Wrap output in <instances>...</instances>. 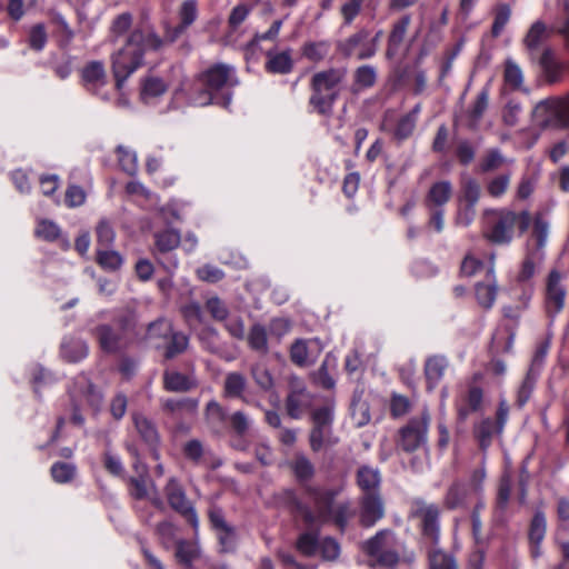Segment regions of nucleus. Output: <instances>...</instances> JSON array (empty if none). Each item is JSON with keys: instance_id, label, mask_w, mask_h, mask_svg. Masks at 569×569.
Wrapping results in <instances>:
<instances>
[{"instance_id": "f257e3e1", "label": "nucleus", "mask_w": 569, "mask_h": 569, "mask_svg": "<svg viewBox=\"0 0 569 569\" xmlns=\"http://www.w3.org/2000/svg\"><path fill=\"white\" fill-rule=\"evenodd\" d=\"M163 40L147 21H141L128 36L122 48L111 54V71L116 88L121 90L126 80L144 63L147 50L158 51Z\"/></svg>"}, {"instance_id": "f03ea898", "label": "nucleus", "mask_w": 569, "mask_h": 569, "mask_svg": "<svg viewBox=\"0 0 569 569\" xmlns=\"http://www.w3.org/2000/svg\"><path fill=\"white\" fill-rule=\"evenodd\" d=\"M100 350L108 355H121L138 338V316L131 308L121 310L113 323H100L92 329Z\"/></svg>"}, {"instance_id": "7ed1b4c3", "label": "nucleus", "mask_w": 569, "mask_h": 569, "mask_svg": "<svg viewBox=\"0 0 569 569\" xmlns=\"http://www.w3.org/2000/svg\"><path fill=\"white\" fill-rule=\"evenodd\" d=\"M485 229L482 237L489 243L505 246L512 242L516 230L519 234L527 232L532 216L528 210L513 211L508 208L486 209L483 211Z\"/></svg>"}, {"instance_id": "20e7f679", "label": "nucleus", "mask_w": 569, "mask_h": 569, "mask_svg": "<svg viewBox=\"0 0 569 569\" xmlns=\"http://www.w3.org/2000/svg\"><path fill=\"white\" fill-rule=\"evenodd\" d=\"M347 76L343 68H329L316 72L310 80L311 96L309 106L322 117H331L333 104L340 96V84Z\"/></svg>"}, {"instance_id": "39448f33", "label": "nucleus", "mask_w": 569, "mask_h": 569, "mask_svg": "<svg viewBox=\"0 0 569 569\" xmlns=\"http://www.w3.org/2000/svg\"><path fill=\"white\" fill-rule=\"evenodd\" d=\"M201 88L197 91L194 101L200 106H209L214 102V93L232 88L238 83L233 74V68L226 63H214L198 76Z\"/></svg>"}, {"instance_id": "423d86ee", "label": "nucleus", "mask_w": 569, "mask_h": 569, "mask_svg": "<svg viewBox=\"0 0 569 569\" xmlns=\"http://www.w3.org/2000/svg\"><path fill=\"white\" fill-rule=\"evenodd\" d=\"M532 118L542 129L569 128V91L565 96L540 101L532 111Z\"/></svg>"}, {"instance_id": "0eeeda50", "label": "nucleus", "mask_w": 569, "mask_h": 569, "mask_svg": "<svg viewBox=\"0 0 569 569\" xmlns=\"http://www.w3.org/2000/svg\"><path fill=\"white\" fill-rule=\"evenodd\" d=\"M335 419L333 405H325L316 408L310 413L312 427L308 440L310 449L319 452L325 447H332L339 439L333 436L332 423Z\"/></svg>"}, {"instance_id": "6e6552de", "label": "nucleus", "mask_w": 569, "mask_h": 569, "mask_svg": "<svg viewBox=\"0 0 569 569\" xmlns=\"http://www.w3.org/2000/svg\"><path fill=\"white\" fill-rule=\"evenodd\" d=\"M430 421L431 416L428 410H423L420 415L410 418L395 437L396 449L406 453H412L423 447L428 440Z\"/></svg>"}, {"instance_id": "1a4fd4ad", "label": "nucleus", "mask_w": 569, "mask_h": 569, "mask_svg": "<svg viewBox=\"0 0 569 569\" xmlns=\"http://www.w3.org/2000/svg\"><path fill=\"white\" fill-rule=\"evenodd\" d=\"M370 31L366 28L357 30L348 38L337 41L336 51L343 59H349L353 56L358 60H367L373 57V48H369L368 38Z\"/></svg>"}, {"instance_id": "9d476101", "label": "nucleus", "mask_w": 569, "mask_h": 569, "mask_svg": "<svg viewBox=\"0 0 569 569\" xmlns=\"http://www.w3.org/2000/svg\"><path fill=\"white\" fill-rule=\"evenodd\" d=\"M164 495L169 506L197 529L199 523L197 512L192 503L188 500L184 489L174 478H171L166 485Z\"/></svg>"}, {"instance_id": "9b49d317", "label": "nucleus", "mask_w": 569, "mask_h": 569, "mask_svg": "<svg viewBox=\"0 0 569 569\" xmlns=\"http://www.w3.org/2000/svg\"><path fill=\"white\" fill-rule=\"evenodd\" d=\"M416 506L412 515L420 519L422 535L428 538L432 545H437L439 541V508L436 505H426L421 501H418Z\"/></svg>"}, {"instance_id": "f8f14e48", "label": "nucleus", "mask_w": 569, "mask_h": 569, "mask_svg": "<svg viewBox=\"0 0 569 569\" xmlns=\"http://www.w3.org/2000/svg\"><path fill=\"white\" fill-rule=\"evenodd\" d=\"M385 517V501L380 495H362L359 499V523L365 528L372 527Z\"/></svg>"}, {"instance_id": "ddd939ff", "label": "nucleus", "mask_w": 569, "mask_h": 569, "mask_svg": "<svg viewBox=\"0 0 569 569\" xmlns=\"http://www.w3.org/2000/svg\"><path fill=\"white\" fill-rule=\"evenodd\" d=\"M561 273L553 269L549 272L546 288V309L550 317L560 312L565 306L566 290L561 284Z\"/></svg>"}, {"instance_id": "4468645a", "label": "nucleus", "mask_w": 569, "mask_h": 569, "mask_svg": "<svg viewBox=\"0 0 569 569\" xmlns=\"http://www.w3.org/2000/svg\"><path fill=\"white\" fill-rule=\"evenodd\" d=\"M533 61H536L540 67L547 83L553 84L561 80L563 64L557 59L556 52L552 48H543L541 54H536V59Z\"/></svg>"}, {"instance_id": "2eb2a0df", "label": "nucleus", "mask_w": 569, "mask_h": 569, "mask_svg": "<svg viewBox=\"0 0 569 569\" xmlns=\"http://www.w3.org/2000/svg\"><path fill=\"white\" fill-rule=\"evenodd\" d=\"M480 196L481 187L475 178L467 177L461 180L459 200L466 203V213L468 214L466 224H470L473 220L476 213L475 207Z\"/></svg>"}, {"instance_id": "dca6fc26", "label": "nucleus", "mask_w": 569, "mask_h": 569, "mask_svg": "<svg viewBox=\"0 0 569 569\" xmlns=\"http://www.w3.org/2000/svg\"><path fill=\"white\" fill-rule=\"evenodd\" d=\"M228 412L218 401L210 400L203 410V419L209 430L214 435H221L227 429Z\"/></svg>"}, {"instance_id": "f3484780", "label": "nucleus", "mask_w": 569, "mask_h": 569, "mask_svg": "<svg viewBox=\"0 0 569 569\" xmlns=\"http://www.w3.org/2000/svg\"><path fill=\"white\" fill-rule=\"evenodd\" d=\"M163 389L169 392H189L198 387L197 379L174 370H166L162 376Z\"/></svg>"}, {"instance_id": "a211bd4d", "label": "nucleus", "mask_w": 569, "mask_h": 569, "mask_svg": "<svg viewBox=\"0 0 569 569\" xmlns=\"http://www.w3.org/2000/svg\"><path fill=\"white\" fill-rule=\"evenodd\" d=\"M410 23V14H403L396 22H393L388 36V46L386 50V56L388 58H393L398 53V50L405 40Z\"/></svg>"}, {"instance_id": "6ab92c4d", "label": "nucleus", "mask_w": 569, "mask_h": 569, "mask_svg": "<svg viewBox=\"0 0 569 569\" xmlns=\"http://www.w3.org/2000/svg\"><path fill=\"white\" fill-rule=\"evenodd\" d=\"M198 406L199 400L196 398H168L161 402V409L164 413L179 418L184 415H196Z\"/></svg>"}, {"instance_id": "aec40b11", "label": "nucleus", "mask_w": 569, "mask_h": 569, "mask_svg": "<svg viewBox=\"0 0 569 569\" xmlns=\"http://www.w3.org/2000/svg\"><path fill=\"white\" fill-rule=\"evenodd\" d=\"M550 33L551 31L548 30L546 23L540 20L536 21L530 27L523 39V44L527 48L531 60L536 59L539 47L550 37Z\"/></svg>"}, {"instance_id": "412c9836", "label": "nucleus", "mask_w": 569, "mask_h": 569, "mask_svg": "<svg viewBox=\"0 0 569 569\" xmlns=\"http://www.w3.org/2000/svg\"><path fill=\"white\" fill-rule=\"evenodd\" d=\"M452 196V184L448 180L435 182L425 198V204L429 209L445 206Z\"/></svg>"}, {"instance_id": "4be33fe9", "label": "nucleus", "mask_w": 569, "mask_h": 569, "mask_svg": "<svg viewBox=\"0 0 569 569\" xmlns=\"http://www.w3.org/2000/svg\"><path fill=\"white\" fill-rule=\"evenodd\" d=\"M546 518L542 511H537L530 522L528 538L531 545V555L533 558L540 556V543L546 535Z\"/></svg>"}, {"instance_id": "5701e85b", "label": "nucleus", "mask_w": 569, "mask_h": 569, "mask_svg": "<svg viewBox=\"0 0 569 569\" xmlns=\"http://www.w3.org/2000/svg\"><path fill=\"white\" fill-rule=\"evenodd\" d=\"M313 503L316 508V512L318 513L319 522L326 523L331 520L333 512V501H335V492L333 491H319L312 490Z\"/></svg>"}, {"instance_id": "b1692460", "label": "nucleus", "mask_w": 569, "mask_h": 569, "mask_svg": "<svg viewBox=\"0 0 569 569\" xmlns=\"http://www.w3.org/2000/svg\"><path fill=\"white\" fill-rule=\"evenodd\" d=\"M448 367V361L443 356H432L426 360L425 375L429 390L436 388L438 382L443 377L445 370Z\"/></svg>"}, {"instance_id": "393cba45", "label": "nucleus", "mask_w": 569, "mask_h": 569, "mask_svg": "<svg viewBox=\"0 0 569 569\" xmlns=\"http://www.w3.org/2000/svg\"><path fill=\"white\" fill-rule=\"evenodd\" d=\"M380 473L377 469L362 466L357 471V483L362 490V495H380Z\"/></svg>"}, {"instance_id": "a878e982", "label": "nucleus", "mask_w": 569, "mask_h": 569, "mask_svg": "<svg viewBox=\"0 0 569 569\" xmlns=\"http://www.w3.org/2000/svg\"><path fill=\"white\" fill-rule=\"evenodd\" d=\"M132 420L134 428L141 439L150 447H154L159 443V433L156 425L142 413H133Z\"/></svg>"}, {"instance_id": "bb28decb", "label": "nucleus", "mask_w": 569, "mask_h": 569, "mask_svg": "<svg viewBox=\"0 0 569 569\" xmlns=\"http://www.w3.org/2000/svg\"><path fill=\"white\" fill-rule=\"evenodd\" d=\"M305 386L291 387L284 400L286 412L291 419H300L305 408Z\"/></svg>"}, {"instance_id": "cd10ccee", "label": "nucleus", "mask_w": 569, "mask_h": 569, "mask_svg": "<svg viewBox=\"0 0 569 569\" xmlns=\"http://www.w3.org/2000/svg\"><path fill=\"white\" fill-rule=\"evenodd\" d=\"M268 61L266 69L270 73L287 74L293 69V60L291 58L290 49L274 53L272 51L267 52Z\"/></svg>"}, {"instance_id": "c85d7f7f", "label": "nucleus", "mask_w": 569, "mask_h": 569, "mask_svg": "<svg viewBox=\"0 0 569 569\" xmlns=\"http://www.w3.org/2000/svg\"><path fill=\"white\" fill-rule=\"evenodd\" d=\"M468 493L469 489L466 483L455 481L447 490L443 499V506L449 510L461 508L467 502Z\"/></svg>"}, {"instance_id": "c756f323", "label": "nucleus", "mask_w": 569, "mask_h": 569, "mask_svg": "<svg viewBox=\"0 0 569 569\" xmlns=\"http://www.w3.org/2000/svg\"><path fill=\"white\" fill-rule=\"evenodd\" d=\"M164 341L167 342L163 352V358L166 360H172L180 356L189 346V337L181 331L172 330L168 339Z\"/></svg>"}, {"instance_id": "7c9ffc66", "label": "nucleus", "mask_w": 569, "mask_h": 569, "mask_svg": "<svg viewBox=\"0 0 569 569\" xmlns=\"http://www.w3.org/2000/svg\"><path fill=\"white\" fill-rule=\"evenodd\" d=\"M246 388V377L240 372H230L224 378L223 396L226 398H237L244 400L243 392Z\"/></svg>"}, {"instance_id": "2f4dec72", "label": "nucleus", "mask_w": 569, "mask_h": 569, "mask_svg": "<svg viewBox=\"0 0 569 569\" xmlns=\"http://www.w3.org/2000/svg\"><path fill=\"white\" fill-rule=\"evenodd\" d=\"M289 467L300 482L308 481L315 476V466L305 453H296L293 460L289 462Z\"/></svg>"}, {"instance_id": "473e14b6", "label": "nucleus", "mask_w": 569, "mask_h": 569, "mask_svg": "<svg viewBox=\"0 0 569 569\" xmlns=\"http://www.w3.org/2000/svg\"><path fill=\"white\" fill-rule=\"evenodd\" d=\"M247 341L252 350L261 355L268 353V332L264 326H262L261 323H254L251 326L247 337Z\"/></svg>"}, {"instance_id": "72a5a7b5", "label": "nucleus", "mask_w": 569, "mask_h": 569, "mask_svg": "<svg viewBox=\"0 0 569 569\" xmlns=\"http://www.w3.org/2000/svg\"><path fill=\"white\" fill-rule=\"evenodd\" d=\"M428 561L429 569H459L455 556L441 549H431L428 552Z\"/></svg>"}, {"instance_id": "f704fd0d", "label": "nucleus", "mask_w": 569, "mask_h": 569, "mask_svg": "<svg viewBox=\"0 0 569 569\" xmlns=\"http://www.w3.org/2000/svg\"><path fill=\"white\" fill-rule=\"evenodd\" d=\"M330 43L327 40L308 41L301 48V54L312 62L322 61L329 53Z\"/></svg>"}, {"instance_id": "c9c22d12", "label": "nucleus", "mask_w": 569, "mask_h": 569, "mask_svg": "<svg viewBox=\"0 0 569 569\" xmlns=\"http://www.w3.org/2000/svg\"><path fill=\"white\" fill-rule=\"evenodd\" d=\"M473 433L480 449L485 451L491 445L493 435L497 433V426L491 418H486L475 426Z\"/></svg>"}, {"instance_id": "e433bc0d", "label": "nucleus", "mask_w": 569, "mask_h": 569, "mask_svg": "<svg viewBox=\"0 0 569 569\" xmlns=\"http://www.w3.org/2000/svg\"><path fill=\"white\" fill-rule=\"evenodd\" d=\"M532 231L531 237L536 241V249L542 250L546 246L548 232H549V222L546 220L545 216L541 212H537L531 220Z\"/></svg>"}, {"instance_id": "4c0bfd02", "label": "nucleus", "mask_w": 569, "mask_h": 569, "mask_svg": "<svg viewBox=\"0 0 569 569\" xmlns=\"http://www.w3.org/2000/svg\"><path fill=\"white\" fill-rule=\"evenodd\" d=\"M174 556L180 565L190 569L192 562L199 557V550L190 541L180 540L177 542Z\"/></svg>"}, {"instance_id": "58836bf2", "label": "nucleus", "mask_w": 569, "mask_h": 569, "mask_svg": "<svg viewBox=\"0 0 569 569\" xmlns=\"http://www.w3.org/2000/svg\"><path fill=\"white\" fill-rule=\"evenodd\" d=\"M392 536V531L383 529L378 531L373 537L362 542V550L369 556L373 557L381 552L388 545V539Z\"/></svg>"}, {"instance_id": "ea45409f", "label": "nucleus", "mask_w": 569, "mask_h": 569, "mask_svg": "<svg viewBox=\"0 0 569 569\" xmlns=\"http://www.w3.org/2000/svg\"><path fill=\"white\" fill-rule=\"evenodd\" d=\"M82 80L89 84H103L106 82V70L101 61H90L81 71Z\"/></svg>"}, {"instance_id": "a19ab883", "label": "nucleus", "mask_w": 569, "mask_h": 569, "mask_svg": "<svg viewBox=\"0 0 569 569\" xmlns=\"http://www.w3.org/2000/svg\"><path fill=\"white\" fill-rule=\"evenodd\" d=\"M272 500L277 507L284 508L289 510L291 513H295L302 502L298 498L296 491L293 489L288 488L281 489L280 491L273 493Z\"/></svg>"}, {"instance_id": "79ce46f5", "label": "nucleus", "mask_w": 569, "mask_h": 569, "mask_svg": "<svg viewBox=\"0 0 569 569\" xmlns=\"http://www.w3.org/2000/svg\"><path fill=\"white\" fill-rule=\"evenodd\" d=\"M168 90V84L159 77L148 76L142 80L141 97L156 98L162 96Z\"/></svg>"}, {"instance_id": "37998d69", "label": "nucleus", "mask_w": 569, "mask_h": 569, "mask_svg": "<svg viewBox=\"0 0 569 569\" xmlns=\"http://www.w3.org/2000/svg\"><path fill=\"white\" fill-rule=\"evenodd\" d=\"M96 262L103 269L109 271L118 270L122 264V257L114 250L107 248H98L96 254Z\"/></svg>"}, {"instance_id": "c03bdc74", "label": "nucleus", "mask_w": 569, "mask_h": 569, "mask_svg": "<svg viewBox=\"0 0 569 569\" xmlns=\"http://www.w3.org/2000/svg\"><path fill=\"white\" fill-rule=\"evenodd\" d=\"M227 428L238 436L244 437L250 430V420L243 411H234L228 418Z\"/></svg>"}, {"instance_id": "a18cd8bd", "label": "nucleus", "mask_w": 569, "mask_h": 569, "mask_svg": "<svg viewBox=\"0 0 569 569\" xmlns=\"http://www.w3.org/2000/svg\"><path fill=\"white\" fill-rule=\"evenodd\" d=\"M510 180V172H505L491 178L486 184V190L488 194L492 198L502 197L509 188Z\"/></svg>"}, {"instance_id": "49530a36", "label": "nucleus", "mask_w": 569, "mask_h": 569, "mask_svg": "<svg viewBox=\"0 0 569 569\" xmlns=\"http://www.w3.org/2000/svg\"><path fill=\"white\" fill-rule=\"evenodd\" d=\"M503 80L507 86L513 90L521 88L523 74L520 67L511 59L506 60L503 70Z\"/></svg>"}, {"instance_id": "de8ad7c7", "label": "nucleus", "mask_w": 569, "mask_h": 569, "mask_svg": "<svg viewBox=\"0 0 569 569\" xmlns=\"http://www.w3.org/2000/svg\"><path fill=\"white\" fill-rule=\"evenodd\" d=\"M156 247L160 252H169L180 244V234L174 230H164L154 234Z\"/></svg>"}, {"instance_id": "09e8293b", "label": "nucleus", "mask_w": 569, "mask_h": 569, "mask_svg": "<svg viewBox=\"0 0 569 569\" xmlns=\"http://www.w3.org/2000/svg\"><path fill=\"white\" fill-rule=\"evenodd\" d=\"M172 323L166 319H157L147 327L146 339H161L167 340L169 335L172 332Z\"/></svg>"}, {"instance_id": "8fccbe9b", "label": "nucleus", "mask_w": 569, "mask_h": 569, "mask_svg": "<svg viewBox=\"0 0 569 569\" xmlns=\"http://www.w3.org/2000/svg\"><path fill=\"white\" fill-rule=\"evenodd\" d=\"M511 16V9L509 4L499 3L495 8V19L491 27V34L493 38H498L503 31L506 24L509 22Z\"/></svg>"}, {"instance_id": "3c124183", "label": "nucleus", "mask_w": 569, "mask_h": 569, "mask_svg": "<svg viewBox=\"0 0 569 569\" xmlns=\"http://www.w3.org/2000/svg\"><path fill=\"white\" fill-rule=\"evenodd\" d=\"M505 163V158L498 149H490L482 157L479 163V171L481 173L493 172Z\"/></svg>"}, {"instance_id": "603ef678", "label": "nucleus", "mask_w": 569, "mask_h": 569, "mask_svg": "<svg viewBox=\"0 0 569 569\" xmlns=\"http://www.w3.org/2000/svg\"><path fill=\"white\" fill-rule=\"evenodd\" d=\"M318 531H309L299 536L296 547L306 557H311L318 549Z\"/></svg>"}, {"instance_id": "864d4df0", "label": "nucleus", "mask_w": 569, "mask_h": 569, "mask_svg": "<svg viewBox=\"0 0 569 569\" xmlns=\"http://www.w3.org/2000/svg\"><path fill=\"white\" fill-rule=\"evenodd\" d=\"M476 297L478 303L485 308L490 309L497 297V286L495 283H477L476 286Z\"/></svg>"}, {"instance_id": "5fc2aeb1", "label": "nucleus", "mask_w": 569, "mask_h": 569, "mask_svg": "<svg viewBox=\"0 0 569 569\" xmlns=\"http://www.w3.org/2000/svg\"><path fill=\"white\" fill-rule=\"evenodd\" d=\"M251 377L254 380L256 385L262 391H269L273 388L274 381L270 371L260 365H254L250 369Z\"/></svg>"}, {"instance_id": "6e6d98bb", "label": "nucleus", "mask_w": 569, "mask_h": 569, "mask_svg": "<svg viewBox=\"0 0 569 569\" xmlns=\"http://www.w3.org/2000/svg\"><path fill=\"white\" fill-rule=\"evenodd\" d=\"M119 166L129 176H134L138 171L137 156L134 152L122 146L117 148Z\"/></svg>"}, {"instance_id": "4d7b16f0", "label": "nucleus", "mask_w": 569, "mask_h": 569, "mask_svg": "<svg viewBox=\"0 0 569 569\" xmlns=\"http://www.w3.org/2000/svg\"><path fill=\"white\" fill-rule=\"evenodd\" d=\"M353 78L360 88H370L376 83L377 72L373 67L365 64L356 69Z\"/></svg>"}, {"instance_id": "13d9d810", "label": "nucleus", "mask_w": 569, "mask_h": 569, "mask_svg": "<svg viewBox=\"0 0 569 569\" xmlns=\"http://www.w3.org/2000/svg\"><path fill=\"white\" fill-rule=\"evenodd\" d=\"M180 24L186 29L190 27L198 17L197 1L186 0L179 8Z\"/></svg>"}, {"instance_id": "bf43d9fd", "label": "nucleus", "mask_w": 569, "mask_h": 569, "mask_svg": "<svg viewBox=\"0 0 569 569\" xmlns=\"http://www.w3.org/2000/svg\"><path fill=\"white\" fill-rule=\"evenodd\" d=\"M147 480L148 472L146 468L137 477L129 479V483L132 487L131 496L134 499L142 500L148 497Z\"/></svg>"}, {"instance_id": "052dcab7", "label": "nucleus", "mask_w": 569, "mask_h": 569, "mask_svg": "<svg viewBox=\"0 0 569 569\" xmlns=\"http://www.w3.org/2000/svg\"><path fill=\"white\" fill-rule=\"evenodd\" d=\"M206 309L216 321H224L229 316L227 305L219 297H211L206 301Z\"/></svg>"}, {"instance_id": "680f3d73", "label": "nucleus", "mask_w": 569, "mask_h": 569, "mask_svg": "<svg viewBox=\"0 0 569 569\" xmlns=\"http://www.w3.org/2000/svg\"><path fill=\"white\" fill-rule=\"evenodd\" d=\"M308 347L302 339H297L290 347V360L299 367L308 365Z\"/></svg>"}, {"instance_id": "e2e57ef3", "label": "nucleus", "mask_w": 569, "mask_h": 569, "mask_svg": "<svg viewBox=\"0 0 569 569\" xmlns=\"http://www.w3.org/2000/svg\"><path fill=\"white\" fill-rule=\"evenodd\" d=\"M87 352L88 347L81 341L62 345L63 357L71 362H76L84 358Z\"/></svg>"}, {"instance_id": "0e129e2a", "label": "nucleus", "mask_w": 569, "mask_h": 569, "mask_svg": "<svg viewBox=\"0 0 569 569\" xmlns=\"http://www.w3.org/2000/svg\"><path fill=\"white\" fill-rule=\"evenodd\" d=\"M488 104H489V90H488V88H483L477 96V99H476L472 108L469 111L470 118L475 122H478L482 118L485 111L487 110Z\"/></svg>"}, {"instance_id": "69168bd1", "label": "nucleus", "mask_w": 569, "mask_h": 569, "mask_svg": "<svg viewBox=\"0 0 569 569\" xmlns=\"http://www.w3.org/2000/svg\"><path fill=\"white\" fill-rule=\"evenodd\" d=\"M76 469L67 462H57L51 467L52 478L60 483L69 482L74 477Z\"/></svg>"}, {"instance_id": "338daca9", "label": "nucleus", "mask_w": 569, "mask_h": 569, "mask_svg": "<svg viewBox=\"0 0 569 569\" xmlns=\"http://www.w3.org/2000/svg\"><path fill=\"white\" fill-rule=\"evenodd\" d=\"M133 17L129 12L117 16L110 27V32L118 39L129 31L132 26Z\"/></svg>"}, {"instance_id": "774afa93", "label": "nucleus", "mask_w": 569, "mask_h": 569, "mask_svg": "<svg viewBox=\"0 0 569 569\" xmlns=\"http://www.w3.org/2000/svg\"><path fill=\"white\" fill-rule=\"evenodd\" d=\"M416 128V120L413 114H406L401 117L397 123L395 130V137L398 140H405L409 138Z\"/></svg>"}]
</instances>
